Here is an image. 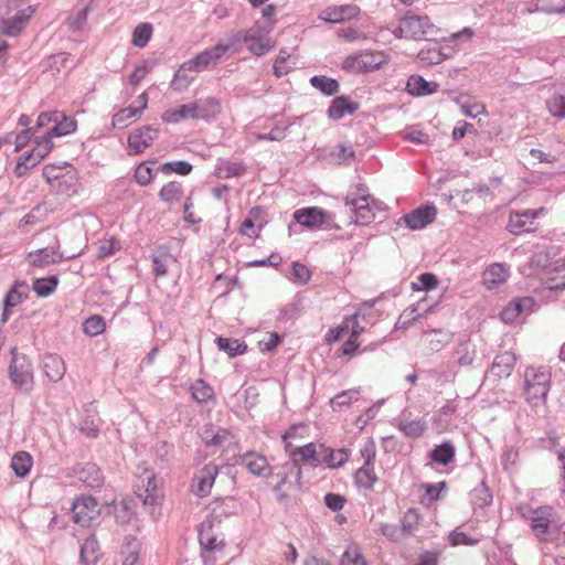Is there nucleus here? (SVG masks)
<instances>
[{
    "instance_id": "a878e982",
    "label": "nucleus",
    "mask_w": 565,
    "mask_h": 565,
    "mask_svg": "<svg viewBox=\"0 0 565 565\" xmlns=\"http://www.w3.org/2000/svg\"><path fill=\"white\" fill-rule=\"evenodd\" d=\"M243 42L246 44L247 50L257 56L265 54L274 46L269 39L258 36L254 29L245 31Z\"/></svg>"
},
{
    "instance_id": "c9c22d12",
    "label": "nucleus",
    "mask_w": 565,
    "mask_h": 565,
    "mask_svg": "<svg viewBox=\"0 0 565 565\" xmlns=\"http://www.w3.org/2000/svg\"><path fill=\"white\" fill-rule=\"evenodd\" d=\"M377 476L374 471V466L363 465L354 473V482L358 488L364 490H373Z\"/></svg>"
},
{
    "instance_id": "ea45409f",
    "label": "nucleus",
    "mask_w": 565,
    "mask_h": 565,
    "mask_svg": "<svg viewBox=\"0 0 565 565\" xmlns=\"http://www.w3.org/2000/svg\"><path fill=\"white\" fill-rule=\"evenodd\" d=\"M58 285V277L50 275L44 278H36L33 280V290L39 297H49L52 295Z\"/></svg>"
},
{
    "instance_id": "9b49d317",
    "label": "nucleus",
    "mask_w": 565,
    "mask_h": 565,
    "mask_svg": "<svg viewBox=\"0 0 565 565\" xmlns=\"http://www.w3.org/2000/svg\"><path fill=\"white\" fill-rule=\"evenodd\" d=\"M436 215L437 209L434 204H424L402 216L398 224L403 222L409 230L417 231L433 223Z\"/></svg>"
},
{
    "instance_id": "8fccbe9b",
    "label": "nucleus",
    "mask_w": 565,
    "mask_h": 565,
    "mask_svg": "<svg viewBox=\"0 0 565 565\" xmlns=\"http://www.w3.org/2000/svg\"><path fill=\"white\" fill-rule=\"evenodd\" d=\"M438 278L433 273H423L417 278L416 281H412L411 288L414 291H430L438 286Z\"/></svg>"
},
{
    "instance_id": "1a4fd4ad",
    "label": "nucleus",
    "mask_w": 565,
    "mask_h": 565,
    "mask_svg": "<svg viewBox=\"0 0 565 565\" xmlns=\"http://www.w3.org/2000/svg\"><path fill=\"white\" fill-rule=\"evenodd\" d=\"M402 19L406 28L407 39L423 40L434 33L435 25L426 14L418 15L407 11Z\"/></svg>"
},
{
    "instance_id": "7c9ffc66",
    "label": "nucleus",
    "mask_w": 565,
    "mask_h": 565,
    "mask_svg": "<svg viewBox=\"0 0 565 565\" xmlns=\"http://www.w3.org/2000/svg\"><path fill=\"white\" fill-rule=\"evenodd\" d=\"M193 67H189L186 65V61L182 63L179 70L174 73L173 78L171 81V87L177 92H183L189 88V86L195 79V74Z\"/></svg>"
},
{
    "instance_id": "0e129e2a",
    "label": "nucleus",
    "mask_w": 565,
    "mask_h": 565,
    "mask_svg": "<svg viewBox=\"0 0 565 565\" xmlns=\"http://www.w3.org/2000/svg\"><path fill=\"white\" fill-rule=\"evenodd\" d=\"M79 430L87 438H96L99 434V426L93 417L86 416L79 423Z\"/></svg>"
},
{
    "instance_id": "69168bd1",
    "label": "nucleus",
    "mask_w": 565,
    "mask_h": 565,
    "mask_svg": "<svg viewBox=\"0 0 565 565\" xmlns=\"http://www.w3.org/2000/svg\"><path fill=\"white\" fill-rule=\"evenodd\" d=\"M559 437L555 430H550L546 437L536 440V447L540 449L558 450Z\"/></svg>"
},
{
    "instance_id": "f03ea898",
    "label": "nucleus",
    "mask_w": 565,
    "mask_h": 565,
    "mask_svg": "<svg viewBox=\"0 0 565 565\" xmlns=\"http://www.w3.org/2000/svg\"><path fill=\"white\" fill-rule=\"evenodd\" d=\"M8 373L9 379L19 392H31L34 385L33 365L25 354L18 352L17 348L11 349V362Z\"/></svg>"
},
{
    "instance_id": "c85d7f7f",
    "label": "nucleus",
    "mask_w": 565,
    "mask_h": 565,
    "mask_svg": "<svg viewBox=\"0 0 565 565\" xmlns=\"http://www.w3.org/2000/svg\"><path fill=\"white\" fill-rule=\"evenodd\" d=\"M358 14V8L354 6L330 7L322 12V19L330 23H340L345 19H351Z\"/></svg>"
},
{
    "instance_id": "6e6d98bb",
    "label": "nucleus",
    "mask_w": 565,
    "mask_h": 565,
    "mask_svg": "<svg viewBox=\"0 0 565 565\" xmlns=\"http://www.w3.org/2000/svg\"><path fill=\"white\" fill-rule=\"evenodd\" d=\"M358 390H348L337 394L330 402L332 409L341 411L343 406H349L352 401L358 399Z\"/></svg>"
},
{
    "instance_id": "473e14b6",
    "label": "nucleus",
    "mask_w": 565,
    "mask_h": 565,
    "mask_svg": "<svg viewBox=\"0 0 565 565\" xmlns=\"http://www.w3.org/2000/svg\"><path fill=\"white\" fill-rule=\"evenodd\" d=\"M174 262L173 255L167 246H159L152 254V270L156 276L168 274L169 263Z\"/></svg>"
},
{
    "instance_id": "39448f33",
    "label": "nucleus",
    "mask_w": 565,
    "mask_h": 565,
    "mask_svg": "<svg viewBox=\"0 0 565 565\" xmlns=\"http://www.w3.org/2000/svg\"><path fill=\"white\" fill-rule=\"evenodd\" d=\"M554 510L551 507L543 505L531 511L529 516L531 529L539 541H554L553 537V516Z\"/></svg>"
},
{
    "instance_id": "a211bd4d",
    "label": "nucleus",
    "mask_w": 565,
    "mask_h": 565,
    "mask_svg": "<svg viewBox=\"0 0 565 565\" xmlns=\"http://www.w3.org/2000/svg\"><path fill=\"white\" fill-rule=\"evenodd\" d=\"M193 110V119L210 120L221 113V100L216 97L209 96L200 98L191 103Z\"/></svg>"
},
{
    "instance_id": "4be33fe9",
    "label": "nucleus",
    "mask_w": 565,
    "mask_h": 565,
    "mask_svg": "<svg viewBox=\"0 0 565 565\" xmlns=\"http://www.w3.org/2000/svg\"><path fill=\"white\" fill-rule=\"evenodd\" d=\"M405 89L412 96H427L437 92L438 84L436 82H428L423 76L414 74L408 77Z\"/></svg>"
},
{
    "instance_id": "58836bf2",
    "label": "nucleus",
    "mask_w": 565,
    "mask_h": 565,
    "mask_svg": "<svg viewBox=\"0 0 565 565\" xmlns=\"http://www.w3.org/2000/svg\"><path fill=\"white\" fill-rule=\"evenodd\" d=\"M310 84L316 89L327 96H333L339 92L340 85L337 79L324 75H315L310 78Z\"/></svg>"
},
{
    "instance_id": "f3484780",
    "label": "nucleus",
    "mask_w": 565,
    "mask_h": 565,
    "mask_svg": "<svg viewBox=\"0 0 565 565\" xmlns=\"http://www.w3.org/2000/svg\"><path fill=\"white\" fill-rule=\"evenodd\" d=\"M34 12L35 8L33 6H29L28 8L18 11L12 18L4 19L2 21V33L10 38L18 36L25 28Z\"/></svg>"
},
{
    "instance_id": "6e6552de",
    "label": "nucleus",
    "mask_w": 565,
    "mask_h": 565,
    "mask_svg": "<svg viewBox=\"0 0 565 565\" xmlns=\"http://www.w3.org/2000/svg\"><path fill=\"white\" fill-rule=\"evenodd\" d=\"M329 218L330 213L319 206L302 207L294 212L296 223L311 231L328 228Z\"/></svg>"
},
{
    "instance_id": "9d476101",
    "label": "nucleus",
    "mask_w": 565,
    "mask_h": 565,
    "mask_svg": "<svg viewBox=\"0 0 565 565\" xmlns=\"http://www.w3.org/2000/svg\"><path fill=\"white\" fill-rule=\"evenodd\" d=\"M159 131L150 125L135 129L128 136V148L130 154H141L158 138Z\"/></svg>"
},
{
    "instance_id": "2eb2a0df",
    "label": "nucleus",
    "mask_w": 565,
    "mask_h": 565,
    "mask_svg": "<svg viewBox=\"0 0 565 565\" xmlns=\"http://www.w3.org/2000/svg\"><path fill=\"white\" fill-rule=\"evenodd\" d=\"M218 473L216 465H205L193 478L192 491L200 498L210 494L212 486Z\"/></svg>"
},
{
    "instance_id": "de8ad7c7",
    "label": "nucleus",
    "mask_w": 565,
    "mask_h": 565,
    "mask_svg": "<svg viewBox=\"0 0 565 565\" xmlns=\"http://www.w3.org/2000/svg\"><path fill=\"white\" fill-rule=\"evenodd\" d=\"M152 25L150 23L138 24L132 32V44L139 49H143L149 43L152 35Z\"/></svg>"
},
{
    "instance_id": "a18cd8bd",
    "label": "nucleus",
    "mask_w": 565,
    "mask_h": 565,
    "mask_svg": "<svg viewBox=\"0 0 565 565\" xmlns=\"http://www.w3.org/2000/svg\"><path fill=\"white\" fill-rule=\"evenodd\" d=\"M507 278V270L502 264H492L484 271V282L489 288L495 287Z\"/></svg>"
},
{
    "instance_id": "f704fd0d",
    "label": "nucleus",
    "mask_w": 565,
    "mask_h": 565,
    "mask_svg": "<svg viewBox=\"0 0 565 565\" xmlns=\"http://www.w3.org/2000/svg\"><path fill=\"white\" fill-rule=\"evenodd\" d=\"M32 465L33 458L26 451H18L13 455L11 460V468L19 478H25L30 473Z\"/></svg>"
},
{
    "instance_id": "5701e85b",
    "label": "nucleus",
    "mask_w": 565,
    "mask_h": 565,
    "mask_svg": "<svg viewBox=\"0 0 565 565\" xmlns=\"http://www.w3.org/2000/svg\"><path fill=\"white\" fill-rule=\"evenodd\" d=\"M427 457L430 461L441 465L448 466L455 460L456 457V448L450 440H445L439 445H436L428 454Z\"/></svg>"
},
{
    "instance_id": "a19ab883",
    "label": "nucleus",
    "mask_w": 565,
    "mask_h": 565,
    "mask_svg": "<svg viewBox=\"0 0 565 565\" xmlns=\"http://www.w3.org/2000/svg\"><path fill=\"white\" fill-rule=\"evenodd\" d=\"M192 397L200 404L214 398V390L205 381L199 379L190 386Z\"/></svg>"
},
{
    "instance_id": "3c124183",
    "label": "nucleus",
    "mask_w": 565,
    "mask_h": 565,
    "mask_svg": "<svg viewBox=\"0 0 565 565\" xmlns=\"http://www.w3.org/2000/svg\"><path fill=\"white\" fill-rule=\"evenodd\" d=\"M20 287H26V282L24 280H15L10 290L6 294L3 299L6 309H11L23 301L25 296L19 291Z\"/></svg>"
},
{
    "instance_id": "09e8293b",
    "label": "nucleus",
    "mask_w": 565,
    "mask_h": 565,
    "mask_svg": "<svg viewBox=\"0 0 565 565\" xmlns=\"http://www.w3.org/2000/svg\"><path fill=\"white\" fill-rule=\"evenodd\" d=\"M397 428L408 438H418L425 433L427 426L425 422L419 419L412 422L401 420L397 424Z\"/></svg>"
},
{
    "instance_id": "13d9d810",
    "label": "nucleus",
    "mask_w": 565,
    "mask_h": 565,
    "mask_svg": "<svg viewBox=\"0 0 565 565\" xmlns=\"http://www.w3.org/2000/svg\"><path fill=\"white\" fill-rule=\"evenodd\" d=\"M212 63H214V60L209 50H204L195 57L186 61L188 68L193 67L194 72H201L209 67Z\"/></svg>"
},
{
    "instance_id": "bf43d9fd",
    "label": "nucleus",
    "mask_w": 565,
    "mask_h": 565,
    "mask_svg": "<svg viewBox=\"0 0 565 565\" xmlns=\"http://www.w3.org/2000/svg\"><path fill=\"white\" fill-rule=\"evenodd\" d=\"M70 166L66 161L47 163L43 168L42 175L49 183H52V181L60 179L62 177L61 171Z\"/></svg>"
},
{
    "instance_id": "dca6fc26",
    "label": "nucleus",
    "mask_w": 565,
    "mask_h": 565,
    "mask_svg": "<svg viewBox=\"0 0 565 565\" xmlns=\"http://www.w3.org/2000/svg\"><path fill=\"white\" fill-rule=\"evenodd\" d=\"M541 210H524L522 212H511L507 224V230L513 235H520L522 233H529L532 230L529 225H532L534 220L539 216Z\"/></svg>"
},
{
    "instance_id": "052dcab7",
    "label": "nucleus",
    "mask_w": 565,
    "mask_h": 565,
    "mask_svg": "<svg viewBox=\"0 0 565 565\" xmlns=\"http://www.w3.org/2000/svg\"><path fill=\"white\" fill-rule=\"evenodd\" d=\"M52 138L53 137L47 135V130L43 136L34 137L35 146L33 147V150L38 158H45L50 153L53 148Z\"/></svg>"
},
{
    "instance_id": "aec40b11",
    "label": "nucleus",
    "mask_w": 565,
    "mask_h": 565,
    "mask_svg": "<svg viewBox=\"0 0 565 565\" xmlns=\"http://www.w3.org/2000/svg\"><path fill=\"white\" fill-rule=\"evenodd\" d=\"M359 109V104L350 100V98L345 95H341L335 97L329 108L328 116L333 120H340L345 115H352Z\"/></svg>"
},
{
    "instance_id": "ddd939ff",
    "label": "nucleus",
    "mask_w": 565,
    "mask_h": 565,
    "mask_svg": "<svg viewBox=\"0 0 565 565\" xmlns=\"http://www.w3.org/2000/svg\"><path fill=\"white\" fill-rule=\"evenodd\" d=\"M370 194H360L358 198L345 199V205L354 213V223L359 225H369L375 218L374 211L370 203Z\"/></svg>"
},
{
    "instance_id": "c756f323",
    "label": "nucleus",
    "mask_w": 565,
    "mask_h": 565,
    "mask_svg": "<svg viewBox=\"0 0 565 565\" xmlns=\"http://www.w3.org/2000/svg\"><path fill=\"white\" fill-rule=\"evenodd\" d=\"M430 351L439 352L452 340L454 333L448 330H429L424 332Z\"/></svg>"
},
{
    "instance_id": "e2e57ef3",
    "label": "nucleus",
    "mask_w": 565,
    "mask_h": 565,
    "mask_svg": "<svg viewBox=\"0 0 565 565\" xmlns=\"http://www.w3.org/2000/svg\"><path fill=\"white\" fill-rule=\"evenodd\" d=\"M225 178L241 177L246 172V166L243 162H224L220 168Z\"/></svg>"
},
{
    "instance_id": "603ef678",
    "label": "nucleus",
    "mask_w": 565,
    "mask_h": 565,
    "mask_svg": "<svg viewBox=\"0 0 565 565\" xmlns=\"http://www.w3.org/2000/svg\"><path fill=\"white\" fill-rule=\"evenodd\" d=\"M550 114L558 119L565 118V94L555 93L546 102Z\"/></svg>"
},
{
    "instance_id": "79ce46f5",
    "label": "nucleus",
    "mask_w": 565,
    "mask_h": 565,
    "mask_svg": "<svg viewBox=\"0 0 565 565\" xmlns=\"http://www.w3.org/2000/svg\"><path fill=\"white\" fill-rule=\"evenodd\" d=\"M454 355L457 356V363L459 366H469L475 361L476 348L468 341L460 342L456 347Z\"/></svg>"
},
{
    "instance_id": "4c0bfd02",
    "label": "nucleus",
    "mask_w": 565,
    "mask_h": 565,
    "mask_svg": "<svg viewBox=\"0 0 565 565\" xmlns=\"http://www.w3.org/2000/svg\"><path fill=\"white\" fill-rule=\"evenodd\" d=\"M140 542L131 536H125L121 554L125 556L122 565H141L139 562Z\"/></svg>"
},
{
    "instance_id": "338daca9",
    "label": "nucleus",
    "mask_w": 565,
    "mask_h": 565,
    "mask_svg": "<svg viewBox=\"0 0 565 565\" xmlns=\"http://www.w3.org/2000/svg\"><path fill=\"white\" fill-rule=\"evenodd\" d=\"M362 458L364 459V463L367 467L374 466L375 456H376V445L372 438H369L364 446L360 450Z\"/></svg>"
},
{
    "instance_id": "cd10ccee",
    "label": "nucleus",
    "mask_w": 565,
    "mask_h": 565,
    "mask_svg": "<svg viewBox=\"0 0 565 565\" xmlns=\"http://www.w3.org/2000/svg\"><path fill=\"white\" fill-rule=\"evenodd\" d=\"M43 370L49 380L52 382H58L63 379L66 367L64 361L60 356L49 354L44 358Z\"/></svg>"
},
{
    "instance_id": "4d7b16f0",
    "label": "nucleus",
    "mask_w": 565,
    "mask_h": 565,
    "mask_svg": "<svg viewBox=\"0 0 565 565\" xmlns=\"http://www.w3.org/2000/svg\"><path fill=\"white\" fill-rule=\"evenodd\" d=\"M156 161L141 162L135 170V180L138 184L146 186L152 181V168L149 164H154Z\"/></svg>"
},
{
    "instance_id": "412c9836",
    "label": "nucleus",
    "mask_w": 565,
    "mask_h": 565,
    "mask_svg": "<svg viewBox=\"0 0 565 565\" xmlns=\"http://www.w3.org/2000/svg\"><path fill=\"white\" fill-rule=\"evenodd\" d=\"M535 305L532 297H523L513 299L510 303L501 311L500 316L502 321L505 323L513 322L523 311L530 310Z\"/></svg>"
},
{
    "instance_id": "b1692460",
    "label": "nucleus",
    "mask_w": 565,
    "mask_h": 565,
    "mask_svg": "<svg viewBox=\"0 0 565 565\" xmlns=\"http://www.w3.org/2000/svg\"><path fill=\"white\" fill-rule=\"evenodd\" d=\"M515 362V355L512 352L505 351L494 358L490 372L499 379L508 377L511 375Z\"/></svg>"
},
{
    "instance_id": "37998d69",
    "label": "nucleus",
    "mask_w": 565,
    "mask_h": 565,
    "mask_svg": "<svg viewBox=\"0 0 565 565\" xmlns=\"http://www.w3.org/2000/svg\"><path fill=\"white\" fill-rule=\"evenodd\" d=\"M188 118L193 119L191 103L181 105L174 109H168L162 114V120L169 124H177Z\"/></svg>"
},
{
    "instance_id": "f257e3e1",
    "label": "nucleus",
    "mask_w": 565,
    "mask_h": 565,
    "mask_svg": "<svg viewBox=\"0 0 565 565\" xmlns=\"http://www.w3.org/2000/svg\"><path fill=\"white\" fill-rule=\"evenodd\" d=\"M551 387V372L544 367H527L524 374V394L532 405L546 401Z\"/></svg>"
},
{
    "instance_id": "e433bc0d",
    "label": "nucleus",
    "mask_w": 565,
    "mask_h": 565,
    "mask_svg": "<svg viewBox=\"0 0 565 565\" xmlns=\"http://www.w3.org/2000/svg\"><path fill=\"white\" fill-rule=\"evenodd\" d=\"M99 545L95 536H88L81 545V561L85 565H95L98 561Z\"/></svg>"
},
{
    "instance_id": "7ed1b4c3",
    "label": "nucleus",
    "mask_w": 565,
    "mask_h": 565,
    "mask_svg": "<svg viewBox=\"0 0 565 565\" xmlns=\"http://www.w3.org/2000/svg\"><path fill=\"white\" fill-rule=\"evenodd\" d=\"M385 63L383 52L361 51L347 56L342 68L349 73H371L379 70Z\"/></svg>"
},
{
    "instance_id": "c03bdc74",
    "label": "nucleus",
    "mask_w": 565,
    "mask_h": 565,
    "mask_svg": "<svg viewBox=\"0 0 565 565\" xmlns=\"http://www.w3.org/2000/svg\"><path fill=\"white\" fill-rule=\"evenodd\" d=\"M141 116V109H136L135 107H126L119 109L111 119V124L114 127L124 129L129 125V120L132 118H139Z\"/></svg>"
},
{
    "instance_id": "49530a36",
    "label": "nucleus",
    "mask_w": 565,
    "mask_h": 565,
    "mask_svg": "<svg viewBox=\"0 0 565 565\" xmlns=\"http://www.w3.org/2000/svg\"><path fill=\"white\" fill-rule=\"evenodd\" d=\"M159 170L166 174L177 173L180 175H188L192 172L193 166L184 160L164 162L159 167Z\"/></svg>"
},
{
    "instance_id": "5fc2aeb1",
    "label": "nucleus",
    "mask_w": 565,
    "mask_h": 565,
    "mask_svg": "<svg viewBox=\"0 0 565 565\" xmlns=\"http://www.w3.org/2000/svg\"><path fill=\"white\" fill-rule=\"evenodd\" d=\"M181 194H182L181 183H179L177 181H171L161 188V190L159 192V198H160V200H162L167 203H171L175 200H179Z\"/></svg>"
},
{
    "instance_id": "0eeeda50",
    "label": "nucleus",
    "mask_w": 565,
    "mask_h": 565,
    "mask_svg": "<svg viewBox=\"0 0 565 565\" xmlns=\"http://www.w3.org/2000/svg\"><path fill=\"white\" fill-rule=\"evenodd\" d=\"M79 255H81V253L64 256V254L61 252L60 241L56 239L55 244L52 246L43 247V248H40V249L29 253L28 259H29V264L32 267L45 268L51 264H56V263H61L63 260L72 259Z\"/></svg>"
},
{
    "instance_id": "2f4dec72",
    "label": "nucleus",
    "mask_w": 565,
    "mask_h": 565,
    "mask_svg": "<svg viewBox=\"0 0 565 565\" xmlns=\"http://www.w3.org/2000/svg\"><path fill=\"white\" fill-rule=\"evenodd\" d=\"M217 349L227 353L230 358L242 355L247 351V344L245 341L233 338L216 337L214 340Z\"/></svg>"
},
{
    "instance_id": "864d4df0",
    "label": "nucleus",
    "mask_w": 565,
    "mask_h": 565,
    "mask_svg": "<svg viewBox=\"0 0 565 565\" xmlns=\"http://www.w3.org/2000/svg\"><path fill=\"white\" fill-rule=\"evenodd\" d=\"M106 323L103 317L92 316L83 322V332L89 337H96L105 331Z\"/></svg>"
},
{
    "instance_id": "bb28decb",
    "label": "nucleus",
    "mask_w": 565,
    "mask_h": 565,
    "mask_svg": "<svg viewBox=\"0 0 565 565\" xmlns=\"http://www.w3.org/2000/svg\"><path fill=\"white\" fill-rule=\"evenodd\" d=\"M242 462L255 476L268 478L273 473L264 456H255L253 452H247L242 457Z\"/></svg>"
},
{
    "instance_id": "680f3d73",
    "label": "nucleus",
    "mask_w": 565,
    "mask_h": 565,
    "mask_svg": "<svg viewBox=\"0 0 565 565\" xmlns=\"http://www.w3.org/2000/svg\"><path fill=\"white\" fill-rule=\"evenodd\" d=\"M376 299L363 302L362 307L358 309L355 315L353 316V326L350 337L358 340L359 335L363 332L364 328L359 324V317L365 318L366 313L363 311L364 309H372Z\"/></svg>"
},
{
    "instance_id": "393cba45",
    "label": "nucleus",
    "mask_w": 565,
    "mask_h": 565,
    "mask_svg": "<svg viewBox=\"0 0 565 565\" xmlns=\"http://www.w3.org/2000/svg\"><path fill=\"white\" fill-rule=\"evenodd\" d=\"M53 127L47 129V135L51 137H63L76 129V121L61 111H53Z\"/></svg>"
},
{
    "instance_id": "72a5a7b5",
    "label": "nucleus",
    "mask_w": 565,
    "mask_h": 565,
    "mask_svg": "<svg viewBox=\"0 0 565 565\" xmlns=\"http://www.w3.org/2000/svg\"><path fill=\"white\" fill-rule=\"evenodd\" d=\"M199 542L202 548V557L204 561H206L210 553L221 551L225 546L223 540H218L217 536L212 532L204 530L199 531Z\"/></svg>"
},
{
    "instance_id": "4468645a",
    "label": "nucleus",
    "mask_w": 565,
    "mask_h": 565,
    "mask_svg": "<svg viewBox=\"0 0 565 565\" xmlns=\"http://www.w3.org/2000/svg\"><path fill=\"white\" fill-rule=\"evenodd\" d=\"M74 476L87 488H100L104 484V476L100 468L94 462L77 463L73 467Z\"/></svg>"
},
{
    "instance_id": "6ab92c4d",
    "label": "nucleus",
    "mask_w": 565,
    "mask_h": 565,
    "mask_svg": "<svg viewBox=\"0 0 565 565\" xmlns=\"http://www.w3.org/2000/svg\"><path fill=\"white\" fill-rule=\"evenodd\" d=\"M350 457V450L342 449H332L330 447H326L323 444L319 445V465L326 463L329 468H340L342 467Z\"/></svg>"
},
{
    "instance_id": "f8f14e48",
    "label": "nucleus",
    "mask_w": 565,
    "mask_h": 565,
    "mask_svg": "<svg viewBox=\"0 0 565 565\" xmlns=\"http://www.w3.org/2000/svg\"><path fill=\"white\" fill-rule=\"evenodd\" d=\"M135 489V493L142 500L143 504L146 505L156 504L160 497L156 476L148 469H146L142 475L138 477Z\"/></svg>"
},
{
    "instance_id": "774afa93",
    "label": "nucleus",
    "mask_w": 565,
    "mask_h": 565,
    "mask_svg": "<svg viewBox=\"0 0 565 565\" xmlns=\"http://www.w3.org/2000/svg\"><path fill=\"white\" fill-rule=\"evenodd\" d=\"M345 501V498L339 493L329 492L324 495V504L333 512L341 511Z\"/></svg>"
},
{
    "instance_id": "20e7f679",
    "label": "nucleus",
    "mask_w": 565,
    "mask_h": 565,
    "mask_svg": "<svg viewBox=\"0 0 565 565\" xmlns=\"http://www.w3.org/2000/svg\"><path fill=\"white\" fill-rule=\"evenodd\" d=\"M291 461L285 465L290 471H295L297 486L301 484L302 471L300 461L309 463L311 467L319 466V447L315 443H309L301 447L290 450Z\"/></svg>"
},
{
    "instance_id": "423d86ee",
    "label": "nucleus",
    "mask_w": 565,
    "mask_h": 565,
    "mask_svg": "<svg viewBox=\"0 0 565 565\" xmlns=\"http://www.w3.org/2000/svg\"><path fill=\"white\" fill-rule=\"evenodd\" d=\"M99 515L97 500L92 495L82 494L72 504V519L82 527L89 526Z\"/></svg>"
}]
</instances>
